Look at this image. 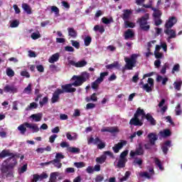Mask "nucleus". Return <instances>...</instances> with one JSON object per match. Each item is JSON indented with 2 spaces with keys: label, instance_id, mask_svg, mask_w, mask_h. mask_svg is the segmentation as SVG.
Wrapping results in <instances>:
<instances>
[{
  "label": "nucleus",
  "instance_id": "58836bf2",
  "mask_svg": "<svg viewBox=\"0 0 182 182\" xmlns=\"http://www.w3.org/2000/svg\"><path fill=\"white\" fill-rule=\"evenodd\" d=\"M32 92V84H28V86L23 90V93L31 95Z\"/></svg>",
  "mask_w": 182,
  "mask_h": 182
},
{
  "label": "nucleus",
  "instance_id": "f257e3e1",
  "mask_svg": "<svg viewBox=\"0 0 182 182\" xmlns=\"http://www.w3.org/2000/svg\"><path fill=\"white\" fill-rule=\"evenodd\" d=\"M90 79V74L87 72L82 73L80 75H73L72 77V80L75 82L62 85V89H59L60 91L63 92V93H75L76 92V88L79 87V86H82L85 82H87ZM74 86L75 87H72Z\"/></svg>",
  "mask_w": 182,
  "mask_h": 182
},
{
  "label": "nucleus",
  "instance_id": "f704fd0d",
  "mask_svg": "<svg viewBox=\"0 0 182 182\" xmlns=\"http://www.w3.org/2000/svg\"><path fill=\"white\" fill-rule=\"evenodd\" d=\"M173 86L176 90H178V91L181 90L182 81L179 80V81L174 82Z\"/></svg>",
  "mask_w": 182,
  "mask_h": 182
},
{
  "label": "nucleus",
  "instance_id": "bb28decb",
  "mask_svg": "<svg viewBox=\"0 0 182 182\" xmlns=\"http://www.w3.org/2000/svg\"><path fill=\"white\" fill-rule=\"evenodd\" d=\"M58 176H59L58 172H52L50 175V178H49L48 182H56Z\"/></svg>",
  "mask_w": 182,
  "mask_h": 182
},
{
  "label": "nucleus",
  "instance_id": "e2e57ef3",
  "mask_svg": "<svg viewBox=\"0 0 182 182\" xmlns=\"http://www.w3.org/2000/svg\"><path fill=\"white\" fill-rule=\"evenodd\" d=\"M155 58L157 60L161 59L163 58V53H159V52H154Z\"/></svg>",
  "mask_w": 182,
  "mask_h": 182
},
{
  "label": "nucleus",
  "instance_id": "b1692460",
  "mask_svg": "<svg viewBox=\"0 0 182 182\" xmlns=\"http://www.w3.org/2000/svg\"><path fill=\"white\" fill-rule=\"evenodd\" d=\"M59 57L60 55L58 53H56L50 57L48 62L50 63H55V62H58V60H59Z\"/></svg>",
  "mask_w": 182,
  "mask_h": 182
},
{
  "label": "nucleus",
  "instance_id": "4c0bfd02",
  "mask_svg": "<svg viewBox=\"0 0 182 182\" xmlns=\"http://www.w3.org/2000/svg\"><path fill=\"white\" fill-rule=\"evenodd\" d=\"M6 73L9 77H14V76H15V71H14L11 68H8L6 70Z\"/></svg>",
  "mask_w": 182,
  "mask_h": 182
},
{
  "label": "nucleus",
  "instance_id": "473e14b6",
  "mask_svg": "<svg viewBox=\"0 0 182 182\" xmlns=\"http://www.w3.org/2000/svg\"><path fill=\"white\" fill-rule=\"evenodd\" d=\"M33 109H38V104L36 102H31L30 105L26 107V112H29V110H32Z\"/></svg>",
  "mask_w": 182,
  "mask_h": 182
},
{
  "label": "nucleus",
  "instance_id": "a211bd4d",
  "mask_svg": "<svg viewBox=\"0 0 182 182\" xmlns=\"http://www.w3.org/2000/svg\"><path fill=\"white\" fill-rule=\"evenodd\" d=\"M21 8L22 9H23L24 12H26L27 15H31L32 8H31V6H29V4L26 3H23L21 4Z\"/></svg>",
  "mask_w": 182,
  "mask_h": 182
},
{
  "label": "nucleus",
  "instance_id": "393cba45",
  "mask_svg": "<svg viewBox=\"0 0 182 182\" xmlns=\"http://www.w3.org/2000/svg\"><path fill=\"white\" fill-rule=\"evenodd\" d=\"M27 129H31L33 130V133H38L39 132V127L36 124H26Z\"/></svg>",
  "mask_w": 182,
  "mask_h": 182
},
{
  "label": "nucleus",
  "instance_id": "4468645a",
  "mask_svg": "<svg viewBox=\"0 0 182 182\" xmlns=\"http://www.w3.org/2000/svg\"><path fill=\"white\" fill-rule=\"evenodd\" d=\"M164 33L166 35H168V41H170V39H173L174 38H176L177 34H176V31L171 29V28H166L164 30Z\"/></svg>",
  "mask_w": 182,
  "mask_h": 182
},
{
  "label": "nucleus",
  "instance_id": "2f4dec72",
  "mask_svg": "<svg viewBox=\"0 0 182 182\" xmlns=\"http://www.w3.org/2000/svg\"><path fill=\"white\" fill-rule=\"evenodd\" d=\"M94 31L95 32L99 31L100 33H103L105 32V26L96 25L94 26Z\"/></svg>",
  "mask_w": 182,
  "mask_h": 182
},
{
  "label": "nucleus",
  "instance_id": "338daca9",
  "mask_svg": "<svg viewBox=\"0 0 182 182\" xmlns=\"http://www.w3.org/2000/svg\"><path fill=\"white\" fill-rule=\"evenodd\" d=\"M105 180V177H103L102 175H97L95 178V181L96 182H101Z\"/></svg>",
  "mask_w": 182,
  "mask_h": 182
},
{
  "label": "nucleus",
  "instance_id": "09e8293b",
  "mask_svg": "<svg viewBox=\"0 0 182 182\" xmlns=\"http://www.w3.org/2000/svg\"><path fill=\"white\" fill-rule=\"evenodd\" d=\"M176 116H181L182 111H181V105L178 104L176 107Z\"/></svg>",
  "mask_w": 182,
  "mask_h": 182
},
{
  "label": "nucleus",
  "instance_id": "c03bdc74",
  "mask_svg": "<svg viewBox=\"0 0 182 182\" xmlns=\"http://www.w3.org/2000/svg\"><path fill=\"white\" fill-rule=\"evenodd\" d=\"M84 43L85 46H89L90 43H92V37L90 36H86L84 39Z\"/></svg>",
  "mask_w": 182,
  "mask_h": 182
},
{
  "label": "nucleus",
  "instance_id": "774afa93",
  "mask_svg": "<svg viewBox=\"0 0 182 182\" xmlns=\"http://www.w3.org/2000/svg\"><path fill=\"white\" fill-rule=\"evenodd\" d=\"M132 81L134 82V83H137V82L139 81V73H136L134 76H133L132 77Z\"/></svg>",
  "mask_w": 182,
  "mask_h": 182
},
{
  "label": "nucleus",
  "instance_id": "603ef678",
  "mask_svg": "<svg viewBox=\"0 0 182 182\" xmlns=\"http://www.w3.org/2000/svg\"><path fill=\"white\" fill-rule=\"evenodd\" d=\"M180 71V64H176L173 65L172 68L171 73L174 75L176 72H179Z\"/></svg>",
  "mask_w": 182,
  "mask_h": 182
},
{
  "label": "nucleus",
  "instance_id": "c756f323",
  "mask_svg": "<svg viewBox=\"0 0 182 182\" xmlns=\"http://www.w3.org/2000/svg\"><path fill=\"white\" fill-rule=\"evenodd\" d=\"M68 151L73 153L74 154H79L80 153V149L77 147H68Z\"/></svg>",
  "mask_w": 182,
  "mask_h": 182
},
{
  "label": "nucleus",
  "instance_id": "37998d69",
  "mask_svg": "<svg viewBox=\"0 0 182 182\" xmlns=\"http://www.w3.org/2000/svg\"><path fill=\"white\" fill-rule=\"evenodd\" d=\"M117 66H119V62H114L112 64L107 65L105 68L106 69H113L114 68H117Z\"/></svg>",
  "mask_w": 182,
  "mask_h": 182
},
{
  "label": "nucleus",
  "instance_id": "c9c22d12",
  "mask_svg": "<svg viewBox=\"0 0 182 182\" xmlns=\"http://www.w3.org/2000/svg\"><path fill=\"white\" fill-rule=\"evenodd\" d=\"M153 87L151 85H149V84H144L143 86H142V89L143 90H145L147 93H150V92H153Z\"/></svg>",
  "mask_w": 182,
  "mask_h": 182
},
{
  "label": "nucleus",
  "instance_id": "052dcab7",
  "mask_svg": "<svg viewBox=\"0 0 182 182\" xmlns=\"http://www.w3.org/2000/svg\"><path fill=\"white\" fill-rule=\"evenodd\" d=\"M104 156H106V157H107V156H109V157H111V159H114V154H113L112 152L110 151H105Z\"/></svg>",
  "mask_w": 182,
  "mask_h": 182
},
{
  "label": "nucleus",
  "instance_id": "a878e982",
  "mask_svg": "<svg viewBox=\"0 0 182 182\" xmlns=\"http://www.w3.org/2000/svg\"><path fill=\"white\" fill-rule=\"evenodd\" d=\"M107 156L106 155L102 154L100 157H97L95 161L98 164H103L106 161Z\"/></svg>",
  "mask_w": 182,
  "mask_h": 182
},
{
  "label": "nucleus",
  "instance_id": "3c124183",
  "mask_svg": "<svg viewBox=\"0 0 182 182\" xmlns=\"http://www.w3.org/2000/svg\"><path fill=\"white\" fill-rule=\"evenodd\" d=\"M163 15V13H161V11L159 10L153 13V16L155 18H160V17Z\"/></svg>",
  "mask_w": 182,
  "mask_h": 182
},
{
  "label": "nucleus",
  "instance_id": "4be33fe9",
  "mask_svg": "<svg viewBox=\"0 0 182 182\" xmlns=\"http://www.w3.org/2000/svg\"><path fill=\"white\" fill-rule=\"evenodd\" d=\"M126 163H127V161L119 158L116 166L117 168H124L126 167Z\"/></svg>",
  "mask_w": 182,
  "mask_h": 182
},
{
  "label": "nucleus",
  "instance_id": "72a5a7b5",
  "mask_svg": "<svg viewBox=\"0 0 182 182\" xmlns=\"http://www.w3.org/2000/svg\"><path fill=\"white\" fill-rule=\"evenodd\" d=\"M101 81H100L98 79H97L95 81L92 82L91 84V87L94 90H96L99 87V85L101 84Z\"/></svg>",
  "mask_w": 182,
  "mask_h": 182
},
{
  "label": "nucleus",
  "instance_id": "e433bc0d",
  "mask_svg": "<svg viewBox=\"0 0 182 182\" xmlns=\"http://www.w3.org/2000/svg\"><path fill=\"white\" fill-rule=\"evenodd\" d=\"M127 154H129V150H124V151H122L121 153V154L119 155V159H122V160H126L127 161Z\"/></svg>",
  "mask_w": 182,
  "mask_h": 182
},
{
  "label": "nucleus",
  "instance_id": "cd10ccee",
  "mask_svg": "<svg viewBox=\"0 0 182 182\" xmlns=\"http://www.w3.org/2000/svg\"><path fill=\"white\" fill-rule=\"evenodd\" d=\"M31 118L35 120V122H41V120H42V114L38 113L31 114Z\"/></svg>",
  "mask_w": 182,
  "mask_h": 182
},
{
  "label": "nucleus",
  "instance_id": "69168bd1",
  "mask_svg": "<svg viewBox=\"0 0 182 182\" xmlns=\"http://www.w3.org/2000/svg\"><path fill=\"white\" fill-rule=\"evenodd\" d=\"M136 164H138V166H141V164H143V160L141 159H136L134 161V165L136 166Z\"/></svg>",
  "mask_w": 182,
  "mask_h": 182
},
{
  "label": "nucleus",
  "instance_id": "6e6d98bb",
  "mask_svg": "<svg viewBox=\"0 0 182 182\" xmlns=\"http://www.w3.org/2000/svg\"><path fill=\"white\" fill-rule=\"evenodd\" d=\"M18 26H19V21L18 20L13 21L10 24L11 28H18Z\"/></svg>",
  "mask_w": 182,
  "mask_h": 182
},
{
  "label": "nucleus",
  "instance_id": "f8f14e48",
  "mask_svg": "<svg viewBox=\"0 0 182 182\" xmlns=\"http://www.w3.org/2000/svg\"><path fill=\"white\" fill-rule=\"evenodd\" d=\"M4 92L5 93H18V88L14 85H6L4 87Z\"/></svg>",
  "mask_w": 182,
  "mask_h": 182
},
{
  "label": "nucleus",
  "instance_id": "a19ab883",
  "mask_svg": "<svg viewBox=\"0 0 182 182\" xmlns=\"http://www.w3.org/2000/svg\"><path fill=\"white\" fill-rule=\"evenodd\" d=\"M154 163L156 166H157L159 168V170H164V168L163 167V165H161V161L159 158H155Z\"/></svg>",
  "mask_w": 182,
  "mask_h": 182
},
{
  "label": "nucleus",
  "instance_id": "bf43d9fd",
  "mask_svg": "<svg viewBox=\"0 0 182 182\" xmlns=\"http://www.w3.org/2000/svg\"><path fill=\"white\" fill-rule=\"evenodd\" d=\"M139 176L141 177H145L146 178H148L149 180H150V178H151V176H150V174H149V172H141L139 173Z\"/></svg>",
  "mask_w": 182,
  "mask_h": 182
},
{
  "label": "nucleus",
  "instance_id": "5fc2aeb1",
  "mask_svg": "<svg viewBox=\"0 0 182 182\" xmlns=\"http://www.w3.org/2000/svg\"><path fill=\"white\" fill-rule=\"evenodd\" d=\"M51 12H54L56 16H59V8H58L56 6H51Z\"/></svg>",
  "mask_w": 182,
  "mask_h": 182
},
{
  "label": "nucleus",
  "instance_id": "0eeeda50",
  "mask_svg": "<svg viewBox=\"0 0 182 182\" xmlns=\"http://www.w3.org/2000/svg\"><path fill=\"white\" fill-rule=\"evenodd\" d=\"M126 144H127V141L121 140L118 144H116L112 147L114 153H119V151L122 150V149H123V146H126Z\"/></svg>",
  "mask_w": 182,
  "mask_h": 182
},
{
  "label": "nucleus",
  "instance_id": "f3484780",
  "mask_svg": "<svg viewBox=\"0 0 182 182\" xmlns=\"http://www.w3.org/2000/svg\"><path fill=\"white\" fill-rule=\"evenodd\" d=\"M102 133L108 132V133H119V129L116 127H105L101 129Z\"/></svg>",
  "mask_w": 182,
  "mask_h": 182
},
{
  "label": "nucleus",
  "instance_id": "2eb2a0df",
  "mask_svg": "<svg viewBox=\"0 0 182 182\" xmlns=\"http://www.w3.org/2000/svg\"><path fill=\"white\" fill-rule=\"evenodd\" d=\"M124 38L125 41H129V39H133L134 38V31L132 29H128L124 33Z\"/></svg>",
  "mask_w": 182,
  "mask_h": 182
},
{
  "label": "nucleus",
  "instance_id": "aec40b11",
  "mask_svg": "<svg viewBox=\"0 0 182 182\" xmlns=\"http://www.w3.org/2000/svg\"><path fill=\"white\" fill-rule=\"evenodd\" d=\"M26 124H28V122H24L18 127L17 129L20 131L21 134H25L26 133V127H28Z\"/></svg>",
  "mask_w": 182,
  "mask_h": 182
},
{
  "label": "nucleus",
  "instance_id": "20e7f679",
  "mask_svg": "<svg viewBox=\"0 0 182 182\" xmlns=\"http://www.w3.org/2000/svg\"><path fill=\"white\" fill-rule=\"evenodd\" d=\"M124 60L126 63L125 69L127 70H133V68H134L137 63V54H132L129 58H125Z\"/></svg>",
  "mask_w": 182,
  "mask_h": 182
},
{
  "label": "nucleus",
  "instance_id": "f03ea898",
  "mask_svg": "<svg viewBox=\"0 0 182 182\" xmlns=\"http://www.w3.org/2000/svg\"><path fill=\"white\" fill-rule=\"evenodd\" d=\"M8 156H9V158L6 159L4 163H9L11 160L13 162H10L7 165L3 166L1 172L3 174H6V177H12V176H14V168H15V166L18 164V161H16V159H15L16 155L9 152V149H4L0 153V159H5V157Z\"/></svg>",
  "mask_w": 182,
  "mask_h": 182
},
{
  "label": "nucleus",
  "instance_id": "de8ad7c7",
  "mask_svg": "<svg viewBox=\"0 0 182 182\" xmlns=\"http://www.w3.org/2000/svg\"><path fill=\"white\" fill-rule=\"evenodd\" d=\"M49 102V98L48 97H44L41 101L39 102L41 107H43L44 105H46Z\"/></svg>",
  "mask_w": 182,
  "mask_h": 182
},
{
  "label": "nucleus",
  "instance_id": "680f3d73",
  "mask_svg": "<svg viewBox=\"0 0 182 182\" xmlns=\"http://www.w3.org/2000/svg\"><path fill=\"white\" fill-rule=\"evenodd\" d=\"M65 52H75V48L70 46H68L65 47Z\"/></svg>",
  "mask_w": 182,
  "mask_h": 182
},
{
  "label": "nucleus",
  "instance_id": "5701e85b",
  "mask_svg": "<svg viewBox=\"0 0 182 182\" xmlns=\"http://www.w3.org/2000/svg\"><path fill=\"white\" fill-rule=\"evenodd\" d=\"M144 117L145 119H146L147 122H149L151 126H156V119H154V118L153 117V116H151V114L148 113L145 115Z\"/></svg>",
  "mask_w": 182,
  "mask_h": 182
},
{
  "label": "nucleus",
  "instance_id": "4d7b16f0",
  "mask_svg": "<svg viewBox=\"0 0 182 182\" xmlns=\"http://www.w3.org/2000/svg\"><path fill=\"white\" fill-rule=\"evenodd\" d=\"M167 68H168V63H166L164 65H163V67H162V68H161V75H166V70H167Z\"/></svg>",
  "mask_w": 182,
  "mask_h": 182
},
{
  "label": "nucleus",
  "instance_id": "7c9ffc66",
  "mask_svg": "<svg viewBox=\"0 0 182 182\" xmlns=\"http://www.w3.org/2000/svg\"><path fill=\"white\" fill-rule=\"evenodd\" d=\"M63 159H65V156L62 154V153H57L55 155V159L53 160L54 163H58V161H60Z\"/></svg>",
  "mask_w": 182,
  "mask_h": 182
},
{
  "label": "nucleus",
  "instance_id": "ea45409f",
  "mask_svg": "<svg viewBox=\"0 0 182 182\" xmlns=\"http://www.w3.org/2000/svg\"><path fill=\"white\" fill-rule=\"evenodd\" d=\"M86 65H87V62H86L85 60H82L76 63L75 68H83L84 66H86Z\"/></svg>",
  "mask_w": 182,
  "mask_h": 182
},
{
  "label": "nucleus",
  "instance_id": "dca6fc26",
  "mask_svg": "<svg viewBox=\"0 0 182 182\" xmlns=\"http://www.w3.org/2000/svg\"><path fill=\"white\" fill-rule=\"evenodd\" d=\"M171 147V141L168 140L164 142V145L161 146V150L164 153V154H167L168 153V149Z\"/></svg>",
  "mask_w": 182,
  "mask_h": 182
},
{
  "label": "nucleus",
  "instance_id": "39448f33",
  "mask_svg": "<svg viewBox=\"0 0 182 182\" xmlns=\"http://www.w3.org/2000/svg\"><path fill=\"white\" fill-rule=\"evenodd\" d=\"M87 144H94L95 146H97V149L102 150V149H105L106 147V144L102 141V139L99 138V136L95 137L90 136L87 139Z\"/></svg>",
  "mask_w": 182,
  "mask_h": 182
},
{
  "label": "nucleus",
  "instance_id": "7ed1b4c3",
  "mask_svg": "<svg viewBox=\"0 0 182 182\" xmlns=\"http://www.w3.org/2000/svg\"><path fill=\"white\" fill-rule=\"evenodd\" d=\"M149 14H146L144 16L138 18L136 23H139L140 29L144 32H149L150 31V25H149Z\"/></svg>",
  "mask_w": 182,
  "mask_h": 182
},
{
  "label": "nucleus",
  "instance_id": "0e129e2a",
  "mask_svg": "<svg viewBox=\"0 0 182 182\" xmlns=\"http://www.w3.org/2000/svg\"><path fill=\"white\" fill-rule=\"evenodd\" d=\"M39 178H41V176L38 174H34L33 176V179L31 180L32 182H37L39 181Z\"/></svg>",
  "mask_w": 182,
  "mask_h": 182
},
{
  "label": "nucleus",
  "instance_id": "ddd939ff",
  "mask_svg": "<svg viewBox=\"0 0 182 182\" xmlns=\"http://www.w3.org/2000/svg\"><path fill=\"white\" fill-rule=\"evenodd\" d=\"M132 15H133V11L132 9H125L123 11L122 18L124 21H129Z\"/></svg>",
  "mask_w": 182,
  "mask_h": 182
},
{
  "label": "nucleus",
  "instance_id": "6e6552de",
  "mask_svg": "<svg viewBox=\"0 0 182 182\" xmlns=\"http://www.w3.org/2000/svg\"><path fill=\"white\" fill-rule=\"evenodd\" d=\"M177 23V18L174 16H171L165 23L166 29H171L174 25Z\"/></svg>",
  "mask_w": 182,
  "mask_h": 182
},
{
  "label": "nucleus",
  "instance_id": "6ab92c4d",
  "mask_svg": "<svg viewBox=\"0 0 182 182\" xmlns=\"http://www.w3.org/2000/svg\"><path fill=\"white\" fill-rule=\"evenodd\" d=\"M68 36H70V38H73V39H76V38H77V31H76L75 28H68Z\"/></svg>",
  "mask_w": 182,
  "mask_h": 182
},
{
  "label": "nucleus",
  "instance_id": "13d9d810",
  "mask_svg": "<svg viewBox=\"0 0 182 182\" xmlns=\"http://www.w3.org/2000/svg\"><path fill=\"white\" fill-rule=\"evenodd\" d=\"M74 165L75 166V167H77V168H82V167H85V166H86L85 162H75Z\"/></svg>",
  "mask_w": 182,
  "mask_h": 182
},
{
  "label": "nucleus",
  "instance_id": "423d86ee",
  "mask_svg": "<svg viewBox=\"0 0 182 182\" xmlns=\"http://www.w3.org/2000/svg\"><path fill=\"white\" fill-rule=\"evenodd\" d=\"M143 154H144V149L141 144H139V147L136 149L135 151H130L129 156L130 157H134V156H143Z\"/></svg>",
  "mask_w": 182,
  "mask_h": 182
},
{
  "label": "nucleus",
  "instance_id": "49530a36",
  "mask_svg": "<svg viewBox=\"0 0 182 182\" xmlns=\"http://www.w3.org/2000/svg\"><path fill=\"white\" fill-rule=\"evenodd\" d=\"M125 28H134L136 26V24L133 22H130L127 20L124 21Z\"/></svg>",
  "mask_w": 182,
  "mask_h": 182
},
{
  "label": "nucleus",
  "instance_id": "9d476101",
  "mask_svg": "<svg viewBox=\"0 0 182 182\" xmlns=\"http://www.w3.org/2000/svg\"><path fill=\"white\" fill-rule=\"evenodd\" d=\"M129 124L131 126H143V121L139 119V117H136L134 115V117H132L129 121Z\"/></svg>",
  "mask_w": 182,
  "mask_h": 182
},
{
  "label": "nucleus",
  "instance_id": "79ce46f5",
  "mask_svg": "<svg viewBox=\"0 0 182 182\" xmlns=\"http://www.w3.org/2000/svg\"><path fill=\"white\" fill-rule=\"evenodd\" d=\"M109 76V72H104L100 73V77L97 78V80L102 83L103 80H105V77Z\"/></svg>",
  "mask_w": 182,
  "mask_h": 182
},
{
  "label": "nucleus",
  "instance_id": "864d4df0",
  "mask_svg": "<svg viewBox=\"0 0 182 182\" xmlns=\"http://www.w3.org/2000/svg\"><path fill=\"white\" fill-rule=\"evenodd\" d=\"M31 39H33V41H36V39H39L41 38V33L39 32L37 33H33L31 34Z\"/></svg>",
  "mask_w": 182,
  "mask_h": 182
},
{
  "label": "nucleus",
  "instance_id": "412c9836",
  "mask_svg": "<svg viewBox=\"0 0 182 182\" xmlns=\"http://www.w3.org/2000/svg\"><path fill=\"white\" fill-rule=\"evenodd\" d=\"M134 116L136 117H140V116H141L142 119H144V117H146V112H144V109H141L140 107H139L136 109Z\"/></svg>",
  "mask_w": 182,
  "mask_h": 182
},
{
  "label": "nucleus",
  "instance_id": "a18cd8bd",
  "mask_svg": "<svg viewBox=\"0 0 182 182\" xmlns=\"http://www.w3.org/2000/svg\"><path fill=\"white\" fill-rule=\"evenodd\" d=\"M72 46L75 48V49H79L80 48V43L77 41L71 40L70 41Z\"/></svg>",
  "mask_w": 182,
  "mask_h": 182
},
{
  "label": "nucleus",
  "instance_id": "c85d7f7f",
  "mask_svg": "<svg viewBox=\"0 0 182 182\" xmlns=\"http://www.w3.org/2000/svg\"><path fill=\"white\" fill-rule=\"evenodd\" d=\"M159 133L161 137H170V136H171V131H170V129H164V131H161Z\"/></svg>",
  "mask_w": 182,
  "mask_h": 182
},
{
  "label": "nucleus",
  "instance_id": "8fccbe9b",
  "mask_svg": "<svg viewBox=\"0 0 182 182\" xmlns=\"http://www.w3.org/2000/svg\"><path fill=\"white\" fill-rule=\"evenodd\" d=\"M102 23H105V25H109V23H112L113 22V18H107L106 17H103L102 18Z\"/></svg>",
  "mask_w": 182,
  "mask_h": 182
},
{
  "label": "nucleus",
  "instance_id": "9b49d317",
  "mask_svg": "<svg viewBox=\"0 0 182 182\" xmlns=\"http://www.w3.org/2000/svg\"><path fill=\"white\" fill-rule=\"evenodd\" d=\"M147 139L149 140V142L151 143V144H154L155 146L156 141L159 140V136H157V134L151 132L147 135Z\"/></svg>",
  "mask_w": 182,
  "mask_h": 182
},
{
  "label": "nucleus",
  "instance_id": "1a4fd4ad",
  "mask_svg": "<svg viewBox=\"0 0 182 182\" xmlns=\"http://www.w3.org/2000/svg\"><path fill=\"white\" fill-rule=\"evenodd\" d=\"M62 91L58 88L53 94V97L51 98V103H57V102H59V100L60 99V95L62 94Z\"/></svg>",
  "mask_w": 182,
  "mask_h": 182
}]
</instances>
